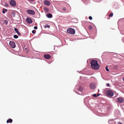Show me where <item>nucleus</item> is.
<instances>
[{
  "instance_id": "1",
  "label": "nucleus",
  "mask_w": 124,
  "mask_h": 124,
  "mask_svg": "<svg viewBox=\"0 0 124 124\" xmlns=\"http://www.w3.org/2000/svg\"><path fill=\"white\" fill-rule=\"evenodd\" d=\"M91 67L93 69L97 70L100 67V66L98 63V61L96 60H93L90 62Z\"/></svg>"
},
{
  "instance_id": "2",
  "label": "nucleus",
  "mask_w": 124,
  "mask_h": 124,
  "mask_svg": "<svg viewBox=\"0 0 124 124\" xmlns=\"http://www.w3.org/2000/svg\"><path fill=\"white\" fill-rule=\"evenodd\" d=\"M67 32L70 34H74L75 33V31L71 28H69L67 30Z\"/></svg>"
},
{
  "instance_id": "3",
  "label": "nucleus",
  "mask_w": 124,
  "mask_h": 124,
  "mask_svg": "<svg viewBox=\"0 0 124 124\" xmlns=\"http://www.w3.org/2000/svg\"><path fill=\"white\" fill-rule=\"evenodd\" d=\"M106 94L108 96L111 97L113 95L114 93L112 91L108 90L106 92Z\"/></svg>"
},
{
  "instance_id": "4",
  "label": "nucleus",
  "mask_w": 124,
  "mask_h": 124,
  "mask_svg": "<svg viewBox=\"0 0 124 124\" xmlns=\"http://www.w3.org/2000/svg\"><path fill=\"white\" fill-rule=\"evenodd\" d=\"M117 102L120 103H123L124 101V99L122 97H119L117 98Z\"/></svg>"
},
{
  "instance_id": "5",
  "label": "nucleus",
  "mask_w": 124,
  "mask_h": 124,
  "mask_svg": "<svg viewBox=\"0 0 124 124\" xmlns=\"http://www.w3.org/2000/svg\"><path fill=\"white\" fill-rule=\"evenodd\" d=\"M27 12L28 14L32 15H34L35 14V12L32 10H27Z\"/></svg>"
},
{
  "instance_id": "6",
  "label": "nucleus",
  "mask_w": 124,
  "mask_h": 124,
  "mask_svg": "<svg viewBox=\"0 0 124 124\" xmlns=\"http://www.w3.org/2000/svg\"><path fill=\"white\" fill-rule=\"evenodd\" d=\"M10 45L13 48L16 47V45L15 43L12 41H10L9 43Z\"/></svg>"
},
{
  "instance_id": "7",
  "label": "nucleus",
  "mask_w": 124,
  "mask_h": 124,
  "mask_svg": "<svg viewBox=\"0 0 124 124\" xmlns=\"http://www.w3.org/2000/svg\"><path fill=\"white\" fill-rule=\"evenodd\" d=\"M89 87L91 89H93L95 88V84L94 83H92L89 85Z\"/></svg>"
},
{
  "instance_id": "8",
  "label": "nucleus",
  "mask_w": 124,
  "mask_h": 124,
  "mask_svg": "<svg viewBox=\"0 0 124 124\" xmlns=\"http://www.w3.org/2000/svg\"><path fill=\"white\" fill-rule=\"evenodd\" d=\"M10 5L13 6H15L16 5V2L14 0H12L10 1Z\"/></svg>"
},
{
  "instance_id": "9",
  "label": "nucleus",
  "mask_w": 124,
  "mask_h": 124,
  "mask_svg": "<svg viewBox=\"0 0 124 124\" xmlns=\"http://www.w3.org/2000/svg\"><path fill=\"white\" fill-rule=\"evenodd\" d=\"M26 22L29 23H31L32 22V20L30 18L27 17L26 19Z\"/></svg>"
},
{
  "instance_id": "10",
  "label": "nucleus",
  "mask_w": 124,
  "mask_h": 124,
  "mask_svg": "<svg viewBox=\"0 0 124 124\" xmlns=\"http://www.w3.org/2000/svg\"><path fill=\"white\" fill-rule=\"evenodd\" d=\"M44 57L46 59H49L51 58V56L49 54H45L44 55Z\"/></svg>"
},
{
  "instance_id": "11",
  "label": "nucleus",
  "mask_w": 124,
  "mask_h": 124,
  "mask_svg": "<svg viewBox=\"0 0 124 124\" xmlns=\"http://www.w3.org/2000/svg\"><path fill=\"white\" fill-rule=\"evenodd\" d=\"M44 4L46 5L47 6H49L50 4V2L48 0H45L44 1Z\"/></svg>"
},
{
  "instance_id": "12",
  "label": "nucleus",
  "mask_w": 124,
  "mask_h": 124,
  "mask_svg": "<svg viewBox=\"0 0 124 124\" xmlns=\"http://www.w3.org/2000/svg\"><path fill=\"white\" fill-rule=\"evenodd\" d=\"M14 30L18 35L20 34V33L18 31V29L16 28H15Z\"/></svg>"
},
{
  "instance_id": "13",
  "label": "nucleus",
  "mask_w": 124,
  "mask_h": 124,
  "mask_svg": "<svg viewBox=\"0 0 124 124\" xmlns=\"http://www.w3.org/2000/svg\"><path fill=\"white\" fill-rule=\"evenodd\" d=\"M13 120L12 119H8L7 121V123H11L12 122Z\"/></svg>"
},
{
  "instance_id": "14",
  "label": "nucleus",
  "mask_w": 124,
  "mask_h": 124,
  "mask_svg": "<svg viewBox=\"0 0 124 124\" xmlns=\"http://www.w3.org/2000/svg\"><path fill=\"white\" fill-rule=\"evenodd\" d=\"M46 16L48 18H51L52 17V15L51 14L49 13L47 14Z\"/></svg>"
},
{
  "instance_id": "15",
  "label": "nucleus",
  "mask_w": 124,
  "mask_h": 124,
  "mask_svg": "<svg viewBox=\"0 0 124 124\" xmlns=\"http://www.w3.org/2000/svg\"><path fill=\"white\" fill-rule=\"evenodd\" d=\"M44 9L45 11L46 12H48L49 11V9L47 8H44Z\"/></svg>"
},
{
  "instance_id": "16",
  "label": "nucleus",
  "mask_w": 124,
  "mask_h": 124,
  "mask_svg": "<svg viewBox=\"0 0 124 124\" xmlns=\"http://www.w3.org/2000/svg\"><path fill=\"white\" fill-rule=\"evenodd\" d=\"M3 23L4 24L7 25V24L8 21L6 20H4V21Z\"/></svg>"
},
{
  "instance_id": "17",
  "label": "nucleus",
  "mask_w": 124,
  "mask_h": 124,
  "mask_svg": "<svg viewBox=\"0 0 124 124\" xmlns=\"http://www.w3.org/2000/svg\"><path fill=\"white\" fill-rule=\"evenodd\" d=\"M11 15L12 16L14 17L15 15V13L14 12H12Z\"/></svg>"
},
{
  "instance_id": "18",
  "label": "nucleus",
  "mask_w": 124,
  "mask_h": 124,
  "mask_svg": "<svg viewBox=\"0 0 124 124\" xmlns=\"http://www.w3.org/2000/svg\"><path fill=\"white\" fill-rule=\"evenodd\" d=\"M105 69L107 71H109V70L108 68V66L107 65L106 66Z\"/></svg>"
},
{
  "instance_id": "19",
  "label": "nucleus",
  "mask_w": 124,
  "mask_h": 124,
  "mask_svg": "<svg viewBox=\"0 0 124 124\" xmlns=\"http://www.w3.org/2000/svg\"><path fill=\"white\" fill-rule=\"evenodd\" d=\"M44 27L45 28H46L47 27L48 28H49L50 27V26L47 24H46L45 25Z\"/></svg>"
},
{
  "instance_id": "20",
  "label": "nucleus",
  "mask_w": 124,
  "mask_h": 124,
  "mask_svg": "<svg viewBox=\"0 0 124 124\" xmlns=\"http://www.w3.org/2000/svg\"><path fill=\"white\" fill-rule=\"evenodd\" d=\"M7 10L6 9H4L2 11V13H5L7 11Z\"/></svg>"
},
{
  "instance_id": "21",
  "label": "nucleus",
  "mask_w": 124,
  "mask_h": 124,
  "mask_svg": "<svg viewBox=\"0 0 124 124\" xmlns=\"http://www.w3.org/2000/svg\"><path fill=\"white\" fill-rule=\"evenodd\" d=\"M18 37V36L16 35H15L14 36V38L15 39H17Z\"/></svg>"
},
{
  "instance_id": "22",
  "label": "nucleus",
  "mask_w": 124,
  "mask_h": 124,
  "mask_svg": "<svg viewBox=\"0 0 124 124\" xmlns=\"http://www.w3.org/2000/svg\"><path fill=\"white\" fill-rule=\"evenodd\" d=\"M113 14L112 13H111L109 16V17H111L113 16Z\"/></svg>"
},
{
  "instance_id": "23",
  "label": "nucleus",
  "mask_w": 124,
  "mask_h": 124,
  "mask_svg": "<svg viewBox=\"0 0 124 124\" xmlns=\"http://www.w3.org/2000/svg\"><path fill=\"white\" fill-rule=\"evenodd\" d=\"M36 31L35 30H33L32 31V33L33 34H35L36 33Z\"/></svg>"
},
{
  "instance_id": "24",
  "label": "nucleus",
  "mask_w": 124,
  "mask_h": 124,
  "mask_svg": "<svg viewBox=\"0 0 124 124\" xmlns=\"http://www.w3.org/2000/svg\"><path fill=\"white\" fill-rule=\"evenodd\" d=\"M93 97H97V94H93Z\"/></svg>"
},
{
  "instance_id": "25",
  "label": "nucleus",
  "mask_w": 124,
  "mask_h": 124,
  "mask_svg": "<svg viewBox=\"0 0 124 124\" xmlns=\"http://www.w3.org/2000/svg\"><path fill=\"white\" fill-rule=\"evenodd\" d=\"M92 27L90 25L89 26V28L90 29H92Z\"/></svg>"
},
{
  "instance_id": "26",
  "label": "nucleus",
  "mask_w": 124,
  "mask_h": 124,
  "mask_svg": "<svg viewBox=\"0 0 124 124\" xmlns=\"http://www.w3.org/2000/svg\"><path fill=\"white\" fill-rule=\"evenodd\" d=\"M89 18L90 20H91L92 19V17L91 16H90L89 17Z\"/></svg>"
},
{
  "instance_id": "27",
  "label": "nucleus",
  "mask_w": 124,
  "mask_h": 124,
  "mask_svg": "<svg viewBox=\"0 0 124 124\" xmlns=\"http://www.w3.org/2000/svg\"><path fill=\"white\" fill-rule=\"evenodd\" d=\"M62 9L63 10L65 11L66 10V8H65L64 7L62 8Z\"/></svg>"
},
{
  "instance_id": "28",
  "label": "nucleus",
  "mask_w": 124,
  "mask_h": 124,
  "mask_svg": "<svg viewBox=\"0 0 124 124\" xmlns=\"http://www.w3.org/2000/svg\"><path fill=\"white\" fill-rule=\"evenodd\" d=\"M34 28L35 29H37V26H35L34 27Z\"/></svg>"
},
{
  "instance_id": "29",
  "label": "nucleus",
  "mask_w": 124,
  "mask_h": 124,
  "mask_svg": "<svg viewBox=\"0 0 124 124\" xmlns=\"http://www.w3.org/2000/svg\"><path fill=\"white\" fill-rule=\"evenodd\" d=\"M106 85L107 86H109V83L107 84Z\"/></svg>"
},
{
  "instance_id": "30",
  "label": "nucleus",
  "mask_w": 124,
  "mask_h": 124,
  "mask_svg": "<svg viewBox=\"0 0 124 124\" xmlns=\"http://www.w3.org/2000/svg\"><path fill=\"white\" fill-rule=\"evenodd\" d=\"M99 95V94H98L97 95V97H98V96Z\"/></svg>"
},
{
  "instance_id": "31",
  "label": "nucleus",
  "mask_w": 124,
  "mask_h": 124,
  "mask_svg": "<svg viewBox=\"0 0 124 124\" xmlns=\"http://www.w3.org/2000/svg\"><path fill=\"white\" fill-rule=\"evenodd\" d=\"M118 124H122V123H119Z\"/></svg>"
},
{
  "instance_id": "32",
  "label": "nucleus",
  "mask_w": 124,
  "mask_h": 124,
  "mask_svg": "<svg viewBox=\"0 0 124 124\" xmlns=\"http://www.w3.org/2000/svg\"><path fill=\"white\" fill-rule=\"evenodd\" d=\"M123 81H124V77H123Z\"/></svg>"
},
{
  "instance_id": "33",
  "label": "nucleus",
  "mask_w": 124,
  "mask_h": 124,
  "mask_svg": "<svg viewBox=\"0 0 124 124\" xmlns=\"http://www.w3.org/2000/svg\"><path fill=\"white\" fill-rule=\"evenodd\" d=\"M29 0L30 1H33L34 0Z\"/></svg>"
}]
</instances>
